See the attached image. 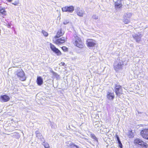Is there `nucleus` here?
<instances>
[{"instance_id":"obj_1","label":"nucleus","mask_w":148,"mask_h":148,"mask_svg":"<svg viewBox=\"0 0 148 148\" xmlns=\"http://www.w3.org/2000/svg\"><path fill=\"white\" fill-rule=\"evenodd\" d=\"M52 40L53 43L58 46L63 45L67 41V38L64 37H53Z\"/></svg>"},{"instance_id":"obj_2","label":"nucleus","mask_w":148,"mask_h":148,"mask_svg":"<svg viewBox=\"0 0 148 148\" xmlns=\"http://www.w3.org/2000/svg\"><path fill=\"white\" fill-rule=\"evenodd\" d=\"M73 44L75 46L81 49L83 48L85 45L84 44L81 38L77 36L75 37V39L73 42Z\"/></svg>"},{"instance_id":"obj_3","label":"nucleus","mask_w":148,"mask_h":148,"mask_svg":"<svg viewBox=\"0 0 148 148\" xmlns=\"http://www.w3.org/2000/svg\"><path fill=\"white\" fill-rule=\"evenodd\" d=\"M134 144L136 146H139L141 147L147 148L148 145L147 143L144 142L143 140L139 138H136L133 141Z\"/></svg>"},{"instance_id":"obj_4","label":"nucleus","mask_w":148,"mask_h":148,"mask_svg":"<svg viewBox=\"0 0 148 148\" xmlns=\"http://www.w3.org/2000/svg\"><path fill=\"white\" fill-rule=\"evenodd\" d=\"M114 89V92L116 96H120L121 95L123 94L122 87L120 84H115Z\"/></svg>"},{"instance_id":"obj_5","label":"nucleus","mask_w":148,"mask_h":148,"mask_svg":"<svg viewBox=\"0 0 148 148\" xmlns=\"http://www.w3.org/2000/svg\"><path fill=\"white\" fill-rule=\"evenodd\" d=\"M16 75L19 80L21 81H25L26 79L24 72L22 69L18 70L16 72Z\"/></svg>"},{"instance_id":"obj_6","label":"nucleus","mask_w":148,"mask_h":148,"mask_svg":"<svg viewBox=\"0 0 148 148\" xmlns=\"http://www.w3.org/2000/svg\"><path fill=\"white\" fill-rule=\"evenodd\" d=\"M50 48L51 50L54 52L58 56H61L62 54L61 51L56 46L51 43H50Z\"/></svg>"},{"instance_id":"obj_7","label":"nucleus","mask_w":148,"mask_h":148,"mask_svg":"<svg viewBox=\"0 0 148 148\" xmlns=\"http://www.w3.org/2000/svg\"><path fill=\"white\" fill-rule=\"evenodd\" d=\"M86 44L88 47H94L96 45V41L90 38H88L86 40Z\"/></svg>"},{"instance_id":"obj_8","label":"nucleus","mask_w":148,"mask_h":148,"mask_svg":"<svg viewBox=\"0 0 148 148\" xmlns=\"http://www.w3.org/2000/svg\"><path fill=\"white\" fill-rule=\"evenodd\" d=\"M62 10L63 12H72L74 10V7L72 5L70 6H66L62 8Z\"/></svg>"},{"instance_id":"obj_9","label":"nucleus","mask_w":148,"mask_h":148,"mask_svg":"<svg viewBox=\"0 0 148 148\" xmlns=\"http://www.w3.org/2000/svg\"><path fill=\"white\" fill-rule=\"evenodd\" d=\"M142 137L145 139L148 140V129H144L140 132Z\"/></svg>"},{"instance_id":"obj_10","label":"nucleus","mask_w":148,"mask_h":148,"mask_svg":"<svg viewBox=\"0 0 148 148\" xmlns=\"http://www.w3.org/2000/svg\"><path fill=\"white\" fill-rule=\"evenodd\" d=\"M0 99L1 101L6 102L9 101L10 99V97L7 95H4L0 96Z\"/></svg>"},{"instance_id":"obj_11","label":"nucleus","mask_w":148,"mask_h":148,"mask_svg":"<svg viewBox=\"0 0 148 148\" xmlns=\"http://www.w3.org/2000/svg\"><path fill=\"white\" fill-rule=\"evenodd\" d=\"M106 97L108 100H113L115 98V95L113 92H108L107 93Z\"/></svg>"},{"instance_id":"obj_12","label":"nucleus","mask_w":148,"mask_h":148,"mask_svg":"<svg viewBox=\"0 0 148 148\" xmlns=\"http://www.w3.org/2000/svg\"><path fill=\"white\" fill-rule=\"evenodd\" d=\"M64 34V32L61 28L59 29L57 31L56 35L53 37H61Z\"/></svg>"},{"instance_id":"obj_13","label":"nucleus","mask_w":148,"mask_h":148,"mask_svg":"<svg viewBox=\"0 0 148 148\" xmlns=\"http://www.w3.org/2000/svg\"><path fill=\"white\" fill-rule=\"evenodd\" d=\"M123 65V64L120 62L118 63L116 65L114 66V69L115 71H117L119 70L122 69V66Z\"/></svg>"},{"instance_id":"obj_14","label":"nucleus","mask_w":148,"mask_h":148,"mask_svg":"<svg viewBox=\"0 0 148 148\" xmlns=\"http://www.w3.org/2000/svg\"><path fill=\"white\" fill-rule=\"evenodd\" d=\"M36 82L38 86L41 85L43 83V79L40 76H38L37 77Z\"/></svg>"},{"instance_id":"obj_15","label":"nucleus","mask_w":148,"mask_h":148,"mask_svg":"<svg viewBox=\"0 0 148 148\" xmlns=\"http://www.w3.org/2000/svg\"><path fill=\"white\" fill-rule=\"evenodd\" d=\"M115 137L116 138L117 140L118 141V143H119L118 147L120 148H123L122 144L117 134H116Z\"/></svg>"},{"instance_id":"obj_16","label":"nucleus","mask_w":148,"mask_h":148,"mask_svg":"<svg viewBox=\"0 0 148 148\" xmlns=\"http://www.w3.org/2000/svg\"><path fill=\"white\" fill-rule=\"evenodd\" d=\"M5 16L6 15V12L4 8H1L0 9V15Z\"/></svg>"},{"instance_id":"obj_17","label":"nucleus","mask_w":148,"mask_h":148,"mask_svg":"<svg viewBox=\"0 0 148 148\" xmlns=\"http://www.w3.org/2000/svg\"><path fill=\"white\" fill-rule=\"evenodd\" d=\"M122 5L121 3H119L116 2L114 4L115 8L116 9H120L122 8Z\"/></svg>"},{"instance_id":"obj_18","label":"nucleus","mask_w":148,"mask_h":148,"mask_svg":"<svg viewBox=\"0 0 148 148\" xmlns=\"http://www.w3.org/2000/svg\"><path fill=\"white\" fill-rule=\"evenodd\" d=\"M84 11L82 10H78L77 12V13L78 16L82 17L83 16L84 13Z\"/></svg>"},{"instance_id":"obj_19","label":"nucleus","mask_w":148,"mask_h":148,"mask_svg":"<svg viewBox=\"0 0 148 148\" xmlns=\"http://www.w3.org/2000/svg\"><path fill=\"white\" fill-rule=\"evenodd\" d=\"M133 38L136 40V42H139L140 40V37L137 35H136L133 36Z\"/></svg>"},{"instance_id":"obj_20","label":"nucleus","mask_w":148,"mask_h":148,"mask_svg":"<svg viewBox=\"0 0 148 148\" xmlns=\"http://www.w3.org/2000/svg\"><path fill=\"white\" fill-rule=\"evenodd\" d=\"M61 48L64 52H67L68 51V49L65 46H63L61 47Z\"/></svg>"},{"instance_id":"obj_21","label":"nucleus","mask_w":148,"mask_h":148,"mask_svg":"<svg viewBox=\"0 0 148 148\" xmlns=\"http://www.w3.org/2000/svg\"><path fill=\"white\" fill-rule=\"evenodd\" d=\"M42 32L43 34L44 35L45 37H47L48 35V33L44 30H42Z\"/></svg>"},{"instance_id":"obj_22","label":"nucleus","mask_w":148,"mask_h":148,"mask_svg":"<svg viewBox=\"0 0 148 148\" xmlns=\"http://www.w3.org/2000/svg\"><path fill=\"white\" fill-rule=\"evenodd\" d=\"M35 134L36 137L39 136L40 134V132L38 130L36 131L35 132Z\"/></svg>"},{"instance_id":"obj_23","label":"nucleus","mask_w":148,"mask_h":148,"mask_svg":"<svg viewBox=\"0 0 148 148\" xmlns=\"http://www.w3.org/2000/svg\"><path fill=\"white\" fill-rule=\"evenodd\" d=\"M44 146L45 148H50V147L49 144L47 143H45Z\"/></svg>"},{"instance_id":"obj_24","label":"nucleus","mask_w":148,"mask_h":148,"mask_svg":"<svg viewBox=\"0 0 148 148\" xmlns=\"http://www.w3.org/2000/svg\"><path fill=\"white\" fill-rule=\"evenodd\" d=\"M125 24H127L129 23L130 21L127 19H125L123 21Z\"/></svg>"},{"instance_id":"obj_25","label":"nucleus","mask_w":148,"mask_h":148,"mask_svg":"<svg viewBox=\"0 0 148 148\" xmlns=\"http://www.w3.org/2000/svg\"><path fill=\"white\" fill-rule=\"evenodd\" d=\"M91 137L95 139H97L95 135L93 134H91Z\"/></svg>"},{"instance_id":"obj_26","label":"nucleus","mask_w":148,"mask_h":148,"mask_svg":"<svg viewBox=\"0 0 148 148\" xmlns=\"http://www.w3.org/2000/svg\"><path fill=\"white\" fill-rule=\"evenodd\" d=\"M18 4V1H15L14 3H12V4L15 5H17Z\"/></svg>"},{"instance_id":"obj_27","label":"nucleus","mask_w":148,"mask_h":148,"mask_svg":"<svg viewBox=\"0 0 148 148\" xmlns=\"http://www.w3.org/2000/svg\"><path fill=\"white\" fill-rule=\"evenodd\" d=\"M60 65L62 66H64L65 65V64L64 62H61L60 63Z\"/></svg>"},{"instance_id":"obj_28","label":"nucleus","mask_w":148,"mask_h":148,"mask_svg":"<svg viewBox=\"0 0 148 148\" xmlns=\"http://www.w3.org/2000/svg\"><path fill=\"white\" fill-rule=\"evenodd\" d=\"M7 1H8L9 2H11L12 0H6Z\"/></svg>"},{"instance_id":"obj_29","label":"nucleus","mask_w":148,"mask_h":148,"mask_svg":"<svg viewBox=\"0 0 148 148\" xmlns=\"http://www.w3.org/2000/svg\"><path fill=\"white\" fill-rule=\"evenodd\" d=\"M53 74L55 75H57V74L56 73L53 72Z\"/></svg>"}]
</instances>
